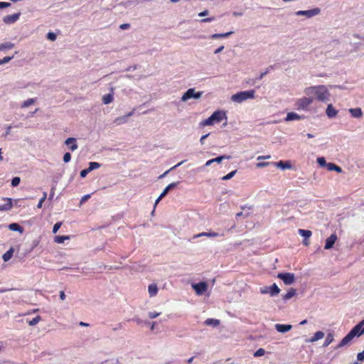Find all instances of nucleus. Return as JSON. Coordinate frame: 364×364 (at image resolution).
Segmentation results:
<instances>
[{"label": "nucleus", "instance_id": "nucleus-1", "mask_svg": "<svg viewBox=\"0 0 364 364\" xmlns=\"http://www.w3.org/2000/svg\"><path fill=\"white\" fill-rule=\"evenodd\" d=\"M304 92L307 96L314 97V100L325 102L329 98L330 93L324 85L311 86L306 87Z\"/></svg>", "mask_w": 364, "mask_h": 364}, {"label": "nucleus", "instance_id": "nucleus-2", "mask_svg": "<svg viewBox=\"0 0 364 364\" xmlns=\"http://www.w3.org/2000/svg\"><path fill=\"white\" fill-rule=\"evenodd\" d=\"M364 320H362L355 326L341 340L338 347H343L350 342L355 336H360L364 333Z\"/></svg>", "mask_w": 364, "mask_h": 364}, {"label": "nucleus", "instance_id": "nucleus-3", "mask_svg": "<svg viewBox=\"0 0 364 364\" xmlns=\"http://www.w3.org/2000/svg\"><path fill=\"white\" fill-rule=\"evenodd\" d=\"M255 91L254 90L242 91L237 92L231 96L232 101L237 103H241L248 99H253L255 97Z\"/></svg>", "mask_w": 364, "mask_h": 364}, {"label": "nucleus", "instance_id": "nucleus-4", "mask_svg": "<svg viewBox=\"0 0 364 364\" xmlns=\"http://www.w3.org/2000/svg\"><path fill=\"white\" fill-rule=\"evenodd\" d=\"M314 101V97H310L309 96L304 97L296 100L294 105L297 110H306Z\"/></svg>", "mask_w": 364, "mask_h": 364}, {"label": "nucleus", "instance_id": "nucleus-5", "mask_svg": "<svg viewBox=\"0 0 364 364\" xmlns=\"http://www.w3.org/2000/svg\"><path fill=\"white\" fill-rule=\"evenodd\" d=\"M202 95L203 92H196L194 88H190L183 95L181 100L186 102L191 98L199 99Z\"/></svg>", "mask_w": 364, "mask_h": 364}, {"label": "nucleus", "instance_id": "nucleus-6", "mask_svg": "<svg viewBox=\"0 0 364 364\" xmlns=\"http://www.w3.org/2000/svg\"><path fill=\"white\" fill-rule=\"evenodd\" d=\"M277 277L281 279L287 285L291 284L294 282L295 277L292 273H279Z\"/></svg>", "mask_w": 364, "mask_h": 364}, {"label": "nucleus", "instance_id": "nucleus-7", "mask_svg": "<svg viewBox=\"0 0 364 364\" xmlns=\"http://www.w3.org/2000/svg\"><path fill=\"white\" fill-rule=\"evenodd\" d=\"M193 288L196 291L198 295L203 294L208 289V284L205 282H201L197 284H193Z\"/></svg>", "mask_w": 364, "mask_h": 364}, {"label": "nucleus", "instance_id": "nucleus-8", "mask_svg": "<svg viewBox=\"0 0 364 364\" xmlns=\"http://www.w3.org/2000/svg\"><path fill=\"white\" fill-rule=\"evenodd\" d=\"M321 10L318 8H315L311 10L299 11L296 14L297 16H306L308 18L314 16L320 13Z\"/></svg>", "mask_w": 364, "mask_h": 364}, {"label": "nucleus", "instance_id": "nucleus-9", "mask_svg": "<svg viewBox=\"0 0 364 364\" xmlns=\"http://www.w3.org/2000/svg\"><path fill=\"white\" fill-rule=\"evenodd\" d=\"M20 16V12L14 14L12 15H7L3 18V21L6 24H12L19 19Z\"/></svg>", "mask_w": 364, "mask_h": 364}, {"label": "nucleus", "instance_id": "nucleus-10", "mask_svg": "<svg viewBox=\"0 0 364 364\" xmlns=\"http://www.w3.org/2000/svg\"><path fill=\"white\" fill-rule=\"evenodd\" d=\"M213 122H220L225 117V113L222 111H215L211 114Z\"/></svg>", "mask_w": 364, "mask_h": 364}, {"label": "nucleus", "instance_id": "nucleus-11", "mask_svg": "<svg viewBox=\"0 0 364 364\" xmlns=\"http://www.w3.org/2000/svg\"><path fill=\"white\" fill-rule=\"evenodd\" d=\"M336 240H337L336 235V234L331 235L326 240L324 249H326V250L331 249L333 246V245L335 244Z\"/></svg>", "mask_w": 364, "mask_h": 364}, {"label": "nucleus", "instance_id": "nucleus-12", "mask_svg": "<svg viewBox=\"0 0 364 364\" xmlns=\"http://www.w3.org/2000/svg\"><path fill=\"white\" fill-rule=\"evenodd\" d=\"M65 144L67 145V146H70L69 149L70 151H74L75 150H76L77 149V140L75 138H73V137H69L65 141Z\"/></svg>", "mask_w": 364, "mask_h": 364}, {"label": "nucleus", "instance_id": "nucleus-13", "mask_svg": "<svg viewBox=\"0 0 364 364\" xmlns=\"http://www.w3.org/2000/svg\"><path fill=\"white\" fill-rule=\"evenodd\" d=\"M178 183V182H176V183H170L169 185H168L165 189L163 191V192L161 193V195L159 196V197L156 199V204L157 203H159V201L162 198H164L168 193L170 190H171L172 188H173L174 187L176 186V185Z\"/></svg>", "mask_w": 364, "mask_h": 364}, {"label": "nucleus", "instance_id": "nucleus-14", "mask_svg": "<svg viewBox=\"0 0 364 364\" xmlns=\"http://www.w3.org/2000/svg\"><path fill=\"white\" fill-rule=\"evenodd\" d=\"M292 326L289 324H280L275 325V328L279 333H286L291 329Z\"/></svg>", "mask_w": 364, "mask_h": 364}, {"label": "nucleus", "instance_id": "nucleus-15", "mask_svg": "<svg viewBox=\"0 0 364 364\" xmlns=\"http://www.w3.org/2000/svg\"><path fill=\"white\" fill-rule=\"evenodd\" d=\"M326 113L329 118H333L337 115L338 111L333 107V106L331 104H329L327 106Z\"/></svg>", "mask_w": 364, "mask_h": 364}, {"label": "nucleus", "instance_id": "nucleus-16", "mask_svg": "<svg viewBox=\"0 0 364 364\" xmlns=\"http://www.w3.org/2000/svg\"><path fill=\"white\" fill-rule=\"evenodd\" d=\"M304 116L299 115L295 112H289L285 118L286 121L299 120L304 119Z\"/></svg>", "mask_w": 364, "mask_h": 364}, {"label": "nucleus", "instance_id": "nucleus-17", "mask_svg": "<svg viewBox=\"0 0 364 364\" xmlns=\"http://www.w3.org/2000/svg\"><path fill=\"white\" fill-rule=\"evenodd\" d=\"M351 116L355 118H359L363 116V112L360 107L351 108L349 109Z\"/></svg>", "mask_w": 364, "mask_h": 364}, {"label": "nucleus", "instance_id": "nucleus-18", "mask_svg": "<svg viewBox=\"0 0 364 364\" xmlns=\"http://www.w3.org/2000/svg\"><path fill=\"white\" fill-rule=\"evenodd\" d=\"M274 164L277 167L280 168L282 169L291 168V165L289 161H279V162H277Z\"/></svg>", "mask_w": 364, "mask_h": 364}, {"label": "nucleus", "instance_id": "nucleus-19", "mask_svg": "<svg viewBox=\"0 0 364 364\" xmlns=\"http://www.w3.org/2000/svg\"><path fill=\"white\" fill-rule=\"evenodd\" d=\"M324 336V333L322 331H317L311 338L307 339L306 342H315L316 341H318L321 338H323Z\"/></svg>", "mask_w": 364, "mask_h": 364}, {"label": "nucleus", "instance_id": "nucleus-20", "mask_svg": "<svg viewBox=\"0 0 364 364\" xmlns=\"http://www.w3.org/2000/svg\"><path fill=\"white\" fill-rule=\"evenodd\" d=\"M230 156H225V155H223V156H218L217 158H215V159H210L208 160L206 163H205V166H210V164H212L213 163H215V162H217V163H220L223 159H230Z\"/></svg>", "mask_w": 364, "mask_h": 364}, {"label": "nucleus", "instance_id": "nucleus-21", "mask_svg": "<svg viewBox=\"0 0 364 364\" xmlns=\"http://www.w3.org/2000/svg\"><path fill=\"white\" fill-rule=\"evenodd\" d=\"M5 200L6 201V203L2 205H0V210H8L12 208V200L9 198H5Z\"/></svg>", "mask_w": 364, "mask_h": 364}, {"label": "nucleus", "instance_id": "nucleus-22", "mask_svg": "<svg viewBox=\"0 0 364 364\" xmlns=\"http://www.w3.org/2000/svg\"><path fill=\"white\" fill-rule=\"evenodd\" d=\"M326 168H327L328 171H335L337 173L342 172V168L333 163H328V164H326Z\"/></svg>", "mask_w": 364, "mask_h": 364}, {"label": "nucleus", "instance_id": "nucleus-23", "mask_svg": "<svg viewBox=\"0 0 364 364\" xmlns=\"http://www.w3.org/2000/svg\"><path fill=\"white\" fill-rule=\"evenodd\" d=\"M269 294L272 296H274L277 295L279 293L280 289L276 284H273L272 286L269 287Z\"/></svg>", "mask_w": 364, "mask_h": 364}, {"label": "nucleus", "instance_id": "nucleus-24", "mask_svg": "<svg viewBox=\"0 0 364 364\" xmlns=\"http://www.w3.org/2000/svg\"><path fill=\"white\" fill-rule=\"evenodd\" d=\"M148 291H149V296L151 297L156 296L158 292V287H157L156 284H151L150 285H149Z\"/></svg>", "mask_w": 364, "mask_h": 364}, {"label": "nucleus", "instance_id": "nucleus-25", "mask_svg": "<svg viewBox=\"0 0 364 364\" xmlns=\"http://www.w3.org/2000/svg\"><path fill=\"white\" fill-rule=\"evenodd\" d=\"M15 45L11 42H5L0 44V51L11 50L14 48Z\"/></svg>", "mask_w": 364, "mask_h": 364}, {"label": "nucleus", "instance_id": "nucleus-26", "mask_svg": "<svg viewBox=\"0 0 364 364\" xmlns=\"http://www.w3.org/2000/svg\"><path fill=\"white\" fill-rule=\"evenodd\" d=\"M218 235H219V234L218 232H203L201 233L196 235L194 236V238L202 237V236L213 237H217Z\"/></svg>", "mask_w": 364, "mask_h": 364}, {"label": "nucleus", "instance_id": "nucleus-27", "mask_svg": "<svg viewBox=\"0 0 364 364\" xmlns=\"http://www.w3.org/2000/svg\"><path fill=\"white\" fill-rule=\"evenodd\" d=\"M205 324L207 326H213L214 327H216V326H219L220 321L218 319H215V318H207L205 321Z\"/></svg>", "mask_w": 364, "mask_h": 364}, {"label": "nucleus", "instance_id": "nucleus-28", "mask_svg": "<svg viewBox=\"0 0 364 364\" xmlns=\"http://www.w3.org/2000/svg\"><path fill=\"white\" fill-rule=\"evenodd\" d=\"M9 228L12 231H18L19 232H23V228L18 225V223H11L9 225Z\"/></svg>", "mask_w": 364, "mask_h": 364}, {"label": "nucleus", "instance_id": "nucleus-29", "mask_svg": "<svg viewBox=\"0 0 364 364\" xmlns=\"http://www.w3.org/2000/svg\"><path fill=\"white\" fill-rule=\"evenodd\" d=\"M298 232L301 236L304 237V238H309L312 235L311 231L309 230L299 229Z\"/></svg>", "mask_w": 364, "mask_h": 364}, {"label": "nucleus", "instance_id": "nucleus-30", "mask_svg": "<svg viewBox=\"0 0 364 364\" xmlns=\"http://www.w3.org/2000/svg\"><path fill=\"white\" fill-rule=\"evenodd\" d=\"M232 33H233L232 31H230V32H227V33H215L211 36V38L217 39V38H226V37L229 36L230 35H231Z\"/></svg>", "mask_w": 364, "mask_h": 364}, {"label": "nucleus", "instance_id": "nucleus-31", "mask_svg": "<svg viewBox=\"0 0 364 364\" xmlns=\"http://www.w3.org/2000/svg\"><path fill=\"white\" fill-rule=\"evenodd\" d=\"M135 111V109H133L132 111H131L130 112H129L127 114H126L125 116H124L123 117H121V118H117L116 119V122H117V124H120L122 122H127V117H131L133 115L134 112Z\"/></svg>", "mask_w": 364, "mask_h": 364}, {"label": "nucleus", "instance_id": "nucleus-32", "mask_svg": "<svg viewBox=\"0 0 364 364\" xmlns=\"http://www.w3.org/2000/svg\"><path fill=\"white\" fill-rule=\"evenodd\" d=\"M13 253H14V250L13 249H10L9 250H8L6 252H5L3 256H2V259L4 262H7L9 261L13 256Z\"/></svg>", "mask_w": 364, "mask_h": 364}, {"label": "nucleus", "instance_id": "nucleus-33", "mask_svg": "<svg viewBox=\"0 0 364 364\" xmlns=\"http://www.w3.org/2000/svg\"><path fill=\"white\" fill-rule=\"evenodd\" d=\"M70 235L56 236L55 237V242L59 244L63 243L65 240H70Z\"/></svg>", "mask_w": 364, "mask_h": 364}, {"label": "nucleus", "instance_id": "nucleus-34", "mask_svg": "<svg viewBox=\"0 0 364 364\" xmlns=\"http://www.w3.org/2000/svg\"><path fill=\"white\" fill-rule=\"evenodd\" d=\"M295 294H296V290L294 289L291 288V289H289L288 291V292L286 294H284L283 296V299L285 301L288 300V299H291V297H293L295 295Z\"/></svg>", "mask_w": 364, "mask_h": 364}, {"label": "nucleus", "instance_id": "nucleus-35", "mask_svg": "<svg viewBox=\"0 0 364 364\" xmlns=\"http://www.w3.org/2000/svg\"><path fill=\"white\" fill-rule=\"evenodd\" d=\"M113 95L112 94H107L102 97L103 103L105 105L109 104L113 101Z\"/></svg>", "mask_w": 364, "mask_h": 364}, {"label": "nucleus", "instance_id": "nucleus-36", "mask_svg": "<svg viewBox=\"0 0 364 364\" xmlns=\"http://www.w3.org/2000/svg\"><path fill=\"white\" fill-rule=\"evenodd\" d=\"M35 102H36V99H34V98L28 99L27 100H25L23 102V104L21 105V107L22 108L28 107L30 105H33L35 103Z\"/></svg>", "mask_w": 364, "mask_h": 364}, {"label": "nucleus", "instance_id": "nucleus-37", "mask_svg": "<svg viewBox=\"0 0 364 364\" xmlns=\"http://www.w3.org/2000/svg\"><path fill=\"white\" fill-rule=\"evenodd\" d=\"M101 166L100 164H99L98 162H90L89 164V171H92L95 169H97L98 168H100Z\"/></svg>", "mask_w": 364, "mask_h": 364}, {"label": "nucleus", "instance_id": "nucleus-38", "mask_svg": "<svg viewBox=\"0 0 364 364\" xmlns=\"http://www.w3.org/2000/svg\"><path fill=\"white\" fill-rule=\"evenodd\" d=\"M213 124L214 122L213 121V119H211V117H209L208 119L200 122V125L203 127L213 125Z\"/></svg>", "mask_w": 364, "mask_h": 364}, {"label": "nucleus", "instance_id": "nucleus-39", "mask_svg": "<svg viewBox=\"0 0 364 364\" xmlns=\"http://www.w3.org/2000/svg\"><path fill=\"white\" fill-rule=\"evenodd\" d=\"M41 320V317L40 316H37L33 318L31 321H28L29 326H35Z\"/></svg>", "mask_w": 364, "mask_h": 364}, {"label": "nucleus", "instance_id": "nucleus-40", "mask_svg": "<svg viewBox=\"0 0 364 364\" xmlns=\"http://www.w3.org/2000/svg\"><path fill=\"white\" fill-rule=\"evenodd\" d=\"M317 162L321 167L326 166V164H328L324 157H318L317 159Z\"/></svg>", "mask_w": 364, "mask_h": 364}, {"label": "nucleus", "instance_id": "nucleus-41", "mask_svg": "<svg viewBox=\"0 0 364 364\" xmlns=\"http://www.w3.org/2000/svg\"><path fill=\"white\" fill-rule=\"evenodd\" d=\"M236 171H237L236 170L231 171L230 173H229L227 175L224 176L222 178V179L224 180V181H227V180L230 179L231 178H232L235 176Z\"/></svg>", "mask_w": 364, "mask_h": 364}, {"label": "nucleus", "instance_id": "nucleus-42", "mask_svg": "<svg viewBox=\"0 0 364 364\" xmlns=\"http://www.w3.org/2000/svg\"><path fill=\"white\" fill-rule=\"evenodd\" d=\"M46 197H47V193L46 192H44L43 197L40 199V200L37 205L38 208H42L43 203L45 201V200L46 199Z\"/></svg>", "mask_w": 364, "mask_h": 364}, {"label": "nucleus", "instance_id": "nucleus-43", "mask_svg": "<svg viewBox=\"0 0 364 364\" xmlns=\"http://www.w3.org/2000/svg\"><path fill=\"white\" fill-rule=\"evenodd\" d=\"M265 353V350L264 348H259L255 353H254V356L255 357H259V356H262L264 355Z\"/></svg>", "mask_w": 364, "mask_h": 364}, {"label": "nucleus", "instance_id": "nucleus-44", "mask_svg": "<svg viewBox=\"0 0 364 364\" xmlns=\"http://www.w3.org/2000/svg\"><path fill=\"white\" fill-rule=\"evenodd\" d=\"M14 55L12 56L4 57V58L0 60V65L9 63L11 59L14 58Z\"/></svg>", "mask_w": 364, "mask_h": 364}, {"label": "nucleus", "instance_id": "nucleus-45", "mask_svg": "<svg viewBox=\"0 0 364 364\" xmlns=\"http://www.w3.org/2000/svg\"><path fill=\"white\" fill-rule=\"evenodd\" d=\"M21 181V179L19 177H14L11 181V186H17Z\"/></svg>", "mask_w": 364, "mask_h": 364}, {"label": "nucleus", "instance_id": "nucleus-46", "mask_svg": "<svg viewBox=\"0 0 364 364\" xmlns=\"http://www.w3.org/2000/svg\"><path fill=\"white\" fill-rule=\"evenodd\" d=\"M70 159H71L70 154L69 152L65 153L63 156V161L65 163H68L70 161Z\"/></svg>", "mask_w": 364, "mask_h": 364}, {"label": "nucleus", "instance_id": "nucleus-47", "mask_svg": "<svg viewBox=\"0 0 364 364\" xmlns=\"http://www.w3.org/2000/svg\"><path fill=\"white\" fill-rule=\"evenodd\" d=\"M62 225V223L60 222H58V223H56L54 225H53V233H56L57 231L59 230V228H60Z\"/></svg>", "mask_w": 364, "mask_h": 364}, {"label": "nucleus", "instance_id": "nucleus-48", "mask_svg": "<svg viewBox=\"0 0 364 364\" xmlns=\"http://www.w3.org/2000/svg\"><path fill=\"white\" fill-rule=\"evenodd\" d=\"M90 172V171H89V168H87L82 170L80 173V175L82 178H85Z\"/></svg>", "mask_w": 364, "mask_h": 364}, {"label": "nucleus", "instance_id": "nucleus-49", "mask_svg": "<svg viewBox=\"0 0 364 364\" xmlns=\"http://www.w3.org/2000/svg\"><path fill=\"white\" fill-rule=\"evenodd\" d=\"M333 341V338H332V336L331 335H328L324 342V346H328Z\"/></svg>", "mask_w": 364, "mask_h": 364}, {"label": "nucleus", "instance_id": "nucleus-50", "mask_svg": "<svg viewBox=\"0 0 364 364\" xmlns=\"http://www.w3.org/2000/svg\"><path fill=\"white\" fill-rule=\"evenodd\" d=\"M47 38L50 41H55L56 39V35L53 32H49L47 34Z\"/></svg>", "mask_w": 364, "mask_h": 364}, {"label": "nucleus", "instance_id": "nucleus-51", "mask_svg": "<svg viewBox=\"0 0 364 364\" xmlns=\"http://www.w3.org/2000/svg\"><path fill=\"white\" fill-rule=\"evenodd\" d=\"M161 314V313H158V312H149V317L150 318H155L156 317H158L159 315Z\"/></svg>", "mask_w": 364, "mask_h": 364}, {"label": "nucleus", "instance_id": "nucleus-52", "mask_svg": "<svg viewBox=\"0 0 364 364\" xmlns=\"http://www.w3.org/2000/svg\"><path fill=\"white\" fill-rule=\"evenodd\" d=\"M215 18L214 16L201 19L200 23H208L214 21Z\"/></svg>", "mask_w": 364, "mask_h": 364}, {"label": "nucleus", "instance_id": "nucleus-53", "mask_svg": "<svg viewBox=\"0 0 364 364\" xmlns=\"http://www.w3.org/2000/svg\"><path fill=\"white\" fill-rule=\"evenodd\" d=\"M11 3L0 1V9L9 7V6H11Z\"/></svg>", "mask_w": 364, "mask_h": 364}, {"label": "nucleus", "instance_id": "nucleus-54", "mask_svg": "<svg viewBox=\"0 0 364 364\" xmlns=\"http://www.w3.org/2000/svg\"><path fill=\"white\" fill-rule=\"evenodd\" d=\"M357 358L358 360H360V361L364 360V350L358 354Z\"/></svg>", "mask_w": 364, "mask_h": 364}, {"label": "nucleus", "instance_id": "nucleus-55", "mask_svg": "<svg viewBox=\"0 0 364 364\" xmlns=\"http://www.w3.org/2000/svg\"><path fill=\"white\" fill-rule=\"evenodd\" d=\"M119 28L122 29V30H124V29H128L130 28V24L129 23H123V24H121L119 26Z\"/></svg>", "mask_w": 364, "mask_h": 364}, {"label": "nucleus", "instance_id": "nucleus-56", "mask_svg": "<svg viewBox=\"0 0 364 364\" xmlns=\"http://www.w3.org/2000/svg\"><path fill=\"white\" fill-rule=\"evenodd\" d=\"M269 287H265L264 288H262L260 289V293L261 294H269Z\"/></svg>", "mask_w": 364, "mask_h": 364}, {"label": "nucleus", "instance_id": "nucleus-57", "mask_svg": "<svg viewBox=\"0 0 364 364\" xmlns=\"http://www.w3.org/2000/svg\"><path fill=\"white\" fill-rule=\"evenodd\" d=\"M269 164V162H259L257 164V167H264Z\"/></svg>", "mask_w": 364, "mask_h": 364}, {"label": "nucleus", "instance_id": "nucleus-58", "mask_svg": "<svg viewBox=\"0 0 364 364\" xmlns=\"http://www.w3.org/2000/svg\"><path fill=\"white\" fill-rule=\"evenodd\" d=\"M209 136V134H205L202 136L200 139V142L203 144L204 143L205 139Z\"/></svg>", "mask_w": 364, "mask_h": 364}, {"label": "nucleus", "instance_id": "nucleus-59", "mask_svg": "<svg viewBox=\"0 0 364 364\" xmlns=\"http://www.w3.org/2000/svg\"><path fill=\"white\" fill-rule=\"evenodd\" d=\"M208 14V10H205V11H202V12H200V13L198 14V16H207Z\"/></svg>", "mask_w": 364, "mask_h": 364}, {"label": "nucleus", "instance_id": "nucleus-60", "mask_svg": "<svg viewBox=\"0 0 364 364\" xmlns=\"http://www.w3.org/2000/svg\"><path fill=\"white\" fill-rule=\"evenodd\" d=\"M271 156L270 155H267V156H259L257 157V160H261V159H269Z\"/></svg>", "mask_w": 364, "mask_h": 364}, {"label": "nucleus", "instance_id": "nucleus-61", "mask_svg": "<svg viewBox=\"0 0 364 364\" xmlns=\"http://www.w3.org/2000/svg\"><path fill=\"white\" fill-rule=\"evenodd\" d=\"M224 49V46H221L220 47H219L218 48H217L215 50V53L217 54V53H220Z\"/></svg>", "mask_w": 364, "mask_h": 364}, {"label": "nucleus", "instance_id": "nucleus-62", "mask_svg": "<svg viewBox=\"0 0 364 364\" xmlns=\"http://www.w3.org/2000/svg\"><path fill=\"white\" fill-rule=\"evenodd\" d=\"M90 195H85L84 196L82 199H81V203H83L85 201H86L88 198H90Z\"/></svg>", "mask_w": 364, "mask_h": 364}, {"label": "nucleus", "instance_id": "nucleus-63", "mask_svg": "<svg viewBox=\"0 0 364 364\" xmlns=\"http://www.w3.org/2000/svg\"><path fill=\"white\" fill-rule=\"evenodd\" d=\"M60 298L61 300H64L65 299V294L64 291H61L60 293Z\"/></svg>", "mask_w": 364, "mask_h": 364}, {"label": "nucleus", "instance_id": "nucleus-64", "mask_svg": "<svg viewBox=\"0 0 364 364\" xmlns=\"http://www.w3.org/2000/svg\"><path fill=\"white\" fill-rule=\"evenodd\" d=\"M303 244L306 246H308L309 245V238H304V240H303Z\"/></svg>", "mask_w": 364, "mask_h": 364}]
</instances>
